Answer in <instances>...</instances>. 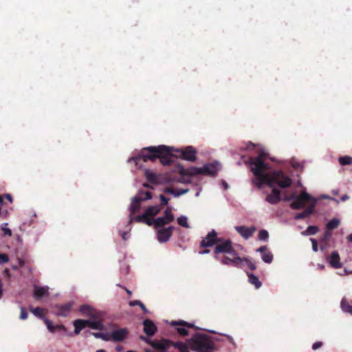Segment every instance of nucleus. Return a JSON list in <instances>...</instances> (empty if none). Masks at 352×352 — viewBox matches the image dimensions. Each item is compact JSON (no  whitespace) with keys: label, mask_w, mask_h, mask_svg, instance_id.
<instances>
[{"label":"nucleus","mask_w":352,"mask_h":352,"mask_svg":"<svg viewBox=\"0 0 352 352\" xmlns=\"http://www.w3.org/2000/svg\"><path fill=\"white\" fill-rule=\"evenodd\" d=\"M265 153L261 151L256 157L249 159L251 171L255 177L252 180L253 184L258 188H261L263 184H266L270 188H274L275 185L281 188L291 186L292 180L283 171L279 170L270 173H265L270 168L269 165L265 162Z\"/></svg>","instance_id":"obj_1"},{"label":"nucleus","mask_w":352,"mask_h":352,"mask_svg":"<svg viewBox=\"0 0 352 352\" xmlns=\"http://www.w3.org/2000/svg\"><path fill=\"white\" fill-rule=\"evenodd\" d=\"M173 155L171 153V149L169 146L159 145L157 146H151L143 148L139 155L131 158V160L138 164L140 160L155 162L157 159H159L161 164L166 166L173 162Z\"/></svg>","instance_id":"obj_2"},{"label":"nucleus","mask_w":352,"mask_h":352,"mask_svg":"<svg viewBox=\"0 0 352 352\" xmlns=\"http://www.w3.org/2000/svg\"><path fill=\"white\" fill-rule=\"evenodd\" d=\"M74 333L75 335H78L80 333L81 330H82L87 327L96 330L104 329V324H102L101 320L77 319L74 321Z\"/></svg>","instance_id":"obj_3"},{"label":"nucleus","mask_w":352,"mask_h":352,"mask_svg":"<svg viewBox=\"0 0 352 352\" xmlns=\"http://www.w3.org/2000/svg\"><path fill=\"white\" fill-rule=\"evenodd\" d=\"M214 253L215 254L214 258L217 260L219 259V257L217 256V254L220 253H228L232 256H235L237 254L236 250H234L232 247V243L230 239H227L225 241L222 239L221 242L217 243L214 249Z\"/></svg>","instance_id":"obj_4"},{"label":"nucleus","mask_w":352,"mask_h":352,"mask_svg":"<svg viewBox=\"0 0 352 352\" xmlns=\"http://www.w3.org/2000/svg\"><path fill=\"white\" fill-rule=\"evenodd\" d=\"M314 198L305 191H302L294 201L290 204L291 208L294 210H300L305 206L307 203L313 201Z\"/></svg>","instance_id":"obj_5"},{"label":"nucleus","mask_w":352,"mask_h":352,"mask_svg":"<svg viewBox=\"0 0 352 352\" xmlns=\"http://www.w3.org/2000/svg\"><path fill=\"white\" fill-rule=\"evenodd\" d=\"M170 325L175 327L176 331L181 336H188V329L195 327L193 324L186 322L182 320H172L170 322Z\"/></svg>","instance_id":"obj_6"},{"label":"nucleus","mask_w":352,"mask_h":352,"mask_svg":"<svg viewBox=\"0 0 352 352\" xmlns=\"http://www.w3.org/2000/svg\"><path fill=\"white\" fill-rule=\"evenodd\" d=\"M174 215L170 207H168L164 212V216L155 219V228H163L165 225L173 221Z\"/></svg>","instance_id":"obj_7"},{"label":"nucleus","mask_w":352,"mask_h":352,"mask_svg":"<svg viewBox=\"0 0 352 352\" xmlns=\"http://www.w3.org/2000/svg\"><path fill=\"white\" fill-rule=\"evenodd\" d=\"M221 241L222 239L217 237V233L216 232L215 230H212V231L209 232L206 236L201 240L200 243V247H212L214 245L217 244L219 242H221Z\"/></svg>","instance_id":"obj_8"},{"label":"nucleus","mask_w":352,"mask_h":352,"mask_svg":"<svg viewBox=\"0 0 352 352\" xmlns=\"http://www.w3.org/2000/svg\"><path fill=\"white\" fill-rule=\"evenodd\" d=\"M182 158L190 162H195L197 160V151L192 146H187L184 149L177 151Z\"/></svg>","instance_id":"obj_9"},{"label":"nucleus","mask_w":352,"mask_h":352,"mask_svg":"<svg viewBox=\"0 0 352 352\" xmlns=\"http://www.w3.org/2000/svg\"><path fill=\"white\" fill-rule=\"evenodd\" d=\"M157 232V238L160 243L167 242L173 234L174 227L169 226L166 228H160Z\"/></svg>","instance_id":"obj_10"},{"label":"nucleus","mask_w":352,"mask_h":352,"mask_svg":"<svg viewBox=\"0 0 352 352\" xmlns=\"http://www.w3.org/2000/svg\"><path fill=\"white\" fill-rule=\"evenodd\" d=\"M73 306V302H69L64 305H56L54 306V313L57 316L66 317L69 314Z\"/></svg>","instance_id":"obj_11"},{"label":"nucleus","mask_w":352,"mask_h":352,"mask_svg":"<svg viewBox=\"0 0 352 352\" xmlns=\"http://www.w3.org/2000/svg\"><path fill=\"white\" fill-rule=\"evenodd\" d=\"M233 258H230L228 256H223L221 259V263L226 265H232L237 267H241L243 262V259L237 254L234 256Z\"/></svg>","instance_id":"obj_12"},{"label":"nucleus","mask_w":352,"mask_h":352,"mask_svg":"<svg viewBox=\"0 0 352 352\" xmlns=\"http://www.w3.org/2000/svg\"><path fill=\"white\" fill-rule=\"evenodd\" d=\"M235 230L245 239L250 238L256 230V228L254 226L248 228L245 226H236Z\"/></svg>","instance_id":"obj_13"},{"label":"nucleus","mask_w":352,"mask_h":352,"mask_svg":"<svg viewBox=\"0 0 352 352\" xmlns=\"http://www.w3.org/2000/svg\"><path fill=\"white\" fill-rule=\"evenodd\" d=\"M128 333L126 328L119 329L111 332V338L115 342H121L126 338Z\"/></svg>","instance_id":"obj_14"},{"label":"nucleus","mask_w":352,"mask_h":352,"mask_svg":"<svg viewBox=\"0 0 352 352\" xmlns=\"http://www.w3.org/2000/svg\"><path fill=\"white\" fill-rule=\"evenodd\" d=\"M256 252L261 254L262 260L265 263H271L272 262L274 256L266 245L260 247Z\"/></svg>","instance_id":"obj_15"},{"label":"nucleus","mask_w":352,"mask_h":352,"mask_svg":"<svg viewBox=\"0 0 352 352\" xmlns=\"http://www.w3.org/2000/svg\"><path fill=\"white\" fill-rule=\"evenodd\" d=\"M281 200L280 191L277 188L272 189L270 194L267 195L265 197V201L271 204H277Z\"/></svg>","instance_id":"obj_16"},{"label":"nucleus","mask_w":352,"mask_h":352,"mask_svg":"<svg viewBox=\"0 0 352 352\" xmlns=\"http://www.w3.org/2000/svg\"><path fill=\"white\" fill-rule=\"evenodd\" d=\"M143 325H144V332L148 336H153L155 333V332L157 331V327H156V325L150 319H146L143 322Z\"/></svg>","instance_id":"obj_17"},{"label":"nucleus","mask_w":352,"mask_h":352,"mask_svg":"<svg viewBox=\"0 0 352 352\" xmlns=\"http://www.w3.org/2000/svg\"><path fill=\"white\" fill-rule=\"evenodd\" d=\"M329 262L330 265L334 269H339L342 266V264L340 262V255L337 251H333L331 253Z\"/></svg>","instance_id":"obj_18"},{"label":"nucleus","mask_w":352,"mask_h":352,"mask_svg":"<svg viewBox=\"0 0 352 352\" xmlns=\"http://www.w3.org/2000/svg\"><path fill=\"white\" fill-rule=\"evenodd\" d=\"M218 171L217 164H206L201 167V175L214 176Z\"/></svg>","instance_id":"obj_19"},{"label":"nucleus","mask_w":352,"mask_h":352,"mask_svg":"<svg viewBox=\"0 0 352 352\" xmlns=\"http://www.w3.org/2000/svg\"><path fill=\"white\" fill-rule=\"evenodd\" d=\"M79 311L84 316H87L93 318H96V310L91 306L87 305H82L80 307Z\"/></svg>","instance_id":"obj_20"},{"label":"nucleus","mask_w":352,"mask_h":352,"mask_svg":"<svg viewBox=\"0 0 352 352\" xmlns=\"http://www.w3.org/2000/svg\"><path fill=\"white\" fill-rule=\"evenodd\" d=\"M141 199H140V195H136L133 197L131 206H130V216H132L133 214L138 212L140 209V204Z\"/></svg>","instance_id":"obj_21"},{"label":"nucleus","mask_w":352,"mask_h":352,"mask_svg":"<svg viewBox=\"0 0 352 352\" xmlns=\"http://www.w3.org/2000/svg\"><path fill=\"white\" fill-rule=\"evenodd\" d=\"M34 294L36 299H41L45 296H49L48 289L47 287L35 286Z\"/></svg>","instance_id":"obj_22"},{"label":"nucleus","mask_w":352,"mask_h":352,"mask_svg":"<svg viewBox=\"0 0 352 352\" xmlns=\"http://www.w3.org/2000/svg\"><path fill=\"white\" fill-rule=\"evenodd\" d=\"M314 204L310 205L303 212L298 213L295 216V219L298 220V219H302L307 217L308 216H309L310 214L314 213Z\"/></svg>","instance_id":"obj_23"},{"label":"nucleus","mask_w":352,"mask_h":352,"mask_svg":"<svg viewBox=\"0 0 352 352\" xmlns=\"http://www.w3.org/2000/svg\"><path fill=\"white\" fill-rule=\"evenodd\" d=\"M162 210V207L159 206H149L145 210L146 216L154 217L159 214Z\"/></svg>","instance_id":"obj_24"},{"label":"nucleus","mask_w":352,"mask_h":352,"mask_svg":"<svg viewBox=\"0 0 352 352\" xmlns=\"http://www.w3.org/2000/svg\"><path fill=\"white\" fill-rule=\"evenodd\" d=\"M145 177L148 182L152 184H157L158 183V176L156 173L150 170L146 169L144 173Z\"/></svg>","instance_id":"obj_25"},{"label":"nucleus","mask_w":352,"mask_h":352,"mask_svg":"<svg viewBox=\"0 0 352 352\" xmlns=\"http://www.w3.org/2000/svg\"><path fill=\"white\" fill-rule=\"evenodd\" d=\"M248 274V280L249 282L255 286L256 289H258L261 287L262 285V283L259 280L257 276H256L254 274L252 273H249L248 272L247 273Z\"/></svg>","instance_id":"obj_26"},{"label":"nucleus","mask_w":352,"mask_h":352,"mask_svg":"<svg viewBox=\"0 0 352 352\" xmlns=\"http://www.w3.org/2000/svg\"><path fill=\"white\" fill-rule=\"evenodd\" d=\"M331 236V231L327 230L323 234V236L321 239L322 245L320 246V250H324L326 248V245L327 244L328 241H329V239Z\"/></svg>","instance_id":"obj_27"},{"label":"nucleus","mask_w":352,"mask_h":352,"mask_svg":"<svg viewBox=\"0 0 352 352\" xmlns=\"http://www.w3.org/2000/svg\"><path fill=\"white\" fill-rule=\"evenodd\" d=\"M341 308L343 311L352 315V306L349 305L346 298H343L341 301Z\"/></svg>","instance_id":"obj_28"},{"label":"nucleus","mask_w":352,"mask_h":352,"mask_svg":"<svg viewBox=\"0 0 352 352\" xmlns=\"http://www.w3.org/2000/svg\"><path fill=\"white\" fill-rule=\"evenodd\" d=\"M340 225V220L336 219V218H334L333 219H331V221H329L327 225H326V227H327V230L331 231V230H333L336 228H337Z\"/></svg>","instance_id":"obj_29"},{"label":"nucleus","mask_w":352,"mask_h":352,"mask_svg":"<svg viewBox=\"0 0 352 352\" xmlns=\"http://www.w3.org/2000/svg\"><path fill=\"white\" fill-rule=\"evenodd\" d=\"M31 312L36 316L41 318L45 319V317L43 316V309L41 307H36L34 308L32 307H30Z\"/></svg>","instance_id":"obj_30"},{"label":"nucleus","mask_w":352,"mask_h":352,"mask_svg":"<svg viewBox=\"0 0 352 352\" xmlns=\"http://www.w3.org/2000/svg\"><path fill=\"white\" fill-rule=\"evenodd\" d=\"M318 228L316 226H309L305 231L302 232L304 235H313L318 232Z\"/></svg>","instance_id":"obj_31"},{"label":"nucleus","mask_w":352,"mask_h":352,"mask_svg":"<svg viewBox=\"0 0 352 352\" xmlns=\"http://www.w3.org/2000/svg\"><path fill=\"white\" fill-rule=\"evenodd\" d=\"M138 195H140V199H141V201L151 199L152 198V195L151 192L148 191H143L140 190Z\"/></svg>","instance_id":"obj_32"},{"label":"nucleus","mask_w":352,"mask_h":352,"mask_svg":"<svg viewBox=\"0 0 352 352\" xmlns=\"http://www.w3.org/2000/svg\"><path fill=\"white\" fill-rule=\"evenodd\" d=\"M340 164L342 166L349 165L352 164V157L350 156L340 157L338 160Z\"/></svg>","instance_id":"obj_33"},{"label":"nucleus","mask_w":352,"mask_h":352,"mask_svg":"<svg viewBox=\"0 0 352 352\" xmlns=\"http://www.w3.org/2000/svg\"><path fill=\"white\" fill-rule=\"evenodd\" d=\"M189 176L201 175V168L191 166L188 168Z\"/></svg>","instance_id":"obj_34"},{"label":"nucleus","mask_w":352,"mask_h":352,"mask_svg":"<svg viewBox=\"0 0 352 352\" xmlns=\"http://www.w3.org/2000/svg\"><path fill=\"white\" fill-rule=\"evenodd\" d=\"M177 223L179 226L184 227V228H189V225L188 223V220H187V217H185V216H181L177 218Z\"/></svg>","instance_id":"obj_35"},{"label":"nucleus","mask_w":352,"mask_h":352,"mask_svg":"<svg viewBox=\"0 0 352 352\" xmlns=\"http://www.w3.org/2000/svg\"><path fill=\"white\" fill-rule=\"evenodd\" d=\"M145 217H146L145 213H144L142 215L136 216L135 217H132V216H130L129 223H131L132 221H135L138 223H143Z\"/></svg>","instance_id":"obj_36"},{"label":"nucleus","mask_w":352,"mask_h":352,"mask_svg":"<svg viewBox=\"0 0 352 352\" xmlns=\"http://www.w3.org/2000/svg\"><path fill=\"white\" fill-rule=\"evenodd\" d=\"M258 238L261 241H266L269 238V234L267 230H261L259 231Z\"/></svg>","instance_id":"obj_37"},{"label":"nucleus","mask_w":352,"mask_h":352,"mask_svg":"<svg viewBox=\"0 0 352 352\" xmlns=\"http://www.w3.org/2000/svg\"><path fill=\"white\" fill-rule=\"evenodd\" d=\"M91 334L96 338H100L103 340L107 341L110 339V337L105 333L97 332V333H91Z\"/></svg>","instance_id":"obj_38"},{"label":"nucleus","mask_w":352,"mask_h":352,"mask_svg":"<svg viewBox=\"0 0 352 352\" xmlns=\"http://www.w3.org/2000/svg\"><path fill=\"white\" fill-rule=\"evenodd\" d=\"M44 322L47 327V329L50 332L54 333L55 332V326L53 324L52 322L47 318L44 319Z\"/></svg>","instance_id":"obj_39"},{"label":"nucleus","mask_w":352,"mask_h":352,"mask_svg":"<svg viewBox=\"0 0 352 352\" xmlns=\"http://www.w3.org/2000/svg\"><path fill=\"white\" fill-rule=\"evenodd\" d=\"M243 259V261H245L246 263V264L248 265V267L251 270H255L256 268V265L251 261V259L248 258H242Z\"/></svg>","instance_id":"obj_40"},{"label":"nucleus","mask_w":352,"mask_h":352,"mask_svg":"<svg viewBox=\"0 0 352 352\" xmlns=\"http://www.w3.org/2000/svg\"><path fill=\"white\" fill-rule=\"evenodd\" d=\"M149 217L150 216H146L145 219H144V222L143 223H146L148 226L153 225L154 227L155 228V219H151V218H149Z\"/></svg>","instance_id":"obj_41"},{"label":"nucleus","mask_w":352,"mask_h":352,"mask_svg":"<svg viewBox=\"0 0 352 352\" xmlns=\"http://www.w3.org/2000/svg\"><path fill=\"white\" fill-rule=\"evenodd\" d=\"M160 199L161 200V204L159 205V206H161L162 208L164 206H166L168 204L169 199L166 198L163 195H160Z\"/></svg>","instance_id":"obj_42"},{"label":"nucleus","mask_w":352,"mask_h":352,"mask_svg":"<svg viewBox=\"0 0 352 352\" xmlns=\"http://www.w3.org/2000/svg\"><path fill=\"white\" fill-rule=\"evenodd\" d=\"M28 313L25 307H21V314H20V318L21 320H25L28 318Z\"/></svg>","instance_id":"obj_43"},{"label":"nucleus","mask_w":352,"mask_h":352,"mask_svg":"<svg viewBox=\"0 0 352 352\" xmlns=\"http://www.w3.org/2000/svg\"><path fill=\"white\" fill-rule=\"evenodd\" d=\"M9 257L6 254H0V264L8 263Z\"/></svg>","instance_id":"obj_44"},{"label":"nucleus","mask_w":352,"mask_h":352,"mask_svg":"<svg viewBox=\"0 0 352 352\" xmlns=\"http://www.w3.org/2000/svg\"><path fill=\"white\" fill-rule=\"evenodd\" d=\"M188 191V189H179L177 190H175V197H179L180 195H184L187 193Z\"/></svg>","instance_id":"obj_45"},{"label":"nucleus","mask_w":352,"mask_h":352,"mask_svg":"<svg viewBox=\"0 0 352 352\" xmlns=\"http://www.w3.org/2000/svg\"><path fill=\"white\" fill-rule=\"evenodd\" d=\"M322 345H323L322 342H321V341L316 342L312 345V349L317 350V349H320V347H322Z\"/></svg>","instance_id":"obj_46"},{"label":"nucleus","mask_w":352,"mask_h":352,"mask_svg":"<svg viewBox=\"0 0 352 352\" xmlns=\"http://www.w3.org/2000/svg\"><path fill=\"white\" fill-rule=\"evenodd\" d=\"M310 240H311V243H312V249H313V250L314 252H318V242H317V241L315 239H312V238H311Z\"/></svg>","instance_id":"obj_47"},{"label":"nucleus","mask_w":352,"mask_h":352,"mask_svg":"<svg viewBox=\"0 0 352 352\" xmlns=\"http://www.w3.org/2000/svg\"><path fill=\"white\" fill-rule=\"evenodd\" d=\"M164 192L165 193H168V194H171L175 196V190H174L173 188H170V187H166L164 189Z\"/></svg>","instance_id":"obj_48"},{"label":"nucleus","mask_w":352,"mask_h":352,"mask_svg":"<svg viewBox=\"0 0 352 352\" xmlns=\"http://www.w3.org/2000/svg\"><path fill=\"white\" fill-rule=\"evenodd\" d=\"M2 230L4 232V235H8L9 236H11L12 234V230L10 228H7L6 227H2Z\"/></svg>","instance_id":"obj_49"},{"label":"nucleus","mask_w":352,"mask_h":352,"mask_svg":"<svg viewBox=\"0 0 352 352\" xmlns=\"http://www.w3.org/2000/svg\"><path fill=\"white\" fill-rule=\"evenodd\" d=\"M179 173L183 176H189L188 168H184L182 167L179 170Z\"/></svg>","instance_id":"obj_50"},{"label":"nucleus","mask_w":352,"mask_h":352,"mask_svg":"<svg viewBox=\"0 0 352 352\" xmlns=\"http://www.w3.org/2000/svg\"><path fill=\"white\" fill-rule=\"evenodd\" d=\"M142 302L139 300H133V301H130L129 302V305L131 306V307H133V306H135V305H138V306H140V305L142 304Z\"/></svg>","instance_id":"obj_51"},{"label":"nucleus","mask_w":352,"mask_h":352,"mask_svg":"<svg viewBox=\"0 0 352 352\" xmlns=\"http://www.w3.org/2000/svg\"><path fill=\"white\" fill-rule=\"evenodd\" d=\"M56 329L66 331V327L64 325H63V324H57V325H55V331Z\"/></svg>","instance_id":"obj_52"},{"label":"nucleus","mask_w":352,"mask_h":352,"mask_svg":"<svg viewBox=\"0 0 352 352\" xmlns=\"http://www.w3.org/2000/svg\"><path fill=\"white\" fill-rule=\"evenodd\" d=\"M3 197L8 199L10 202H12V197L10 194L4 195Z\"/></svg>","instance_id":"obj_53"},{"label":"nucleus","mask_w":352,"mask_h":352,"mask_svg":"<svg viewBox=\"0 0 352 352\" xmlns=\"http://www.w3.org/2000/svg\"><path fill=\"white\" fill-rule=\"evenodd\" d=\"M298 196H297L296 192H293L289 195V197L291 200H296V198H298Z\"/></svg>","instance_id":"obj_54"},{"label":"nucleus","mask_w":352,"mask_h":352,"mask_svg":"<svg viewBox=\"0 0 352 352\" xmlns=\"http://www.w3.org/2000/svg\"><path fill=\"white\" fill-rule=\"evenodd\" d=\"M140 307L144 313L148 312V309L143 303H142Z\"/></svg>","instance_id":"obj_55"},{"label":"nucleus","mask_w":352,"mask_h":352,"mask_svg":"<svg viewBox=\"0 0 352 352\" xmlns=\"http://www.w3.org/2000/svg\"><path fill=\"white\" fill-rule=\"evenodd\" d=\"M3 295V284L1 280H0V299L1 298Z\"/></svg>","instance_id":"obj_56"},{"label":"nucleus","mask_w":352,"mask_h":352,"mask_svg":"<svg viewBox=\"0 0 352 352\" xmlns=\"http://www.w3.org/2000/svg\"><path fill=\"white\" fill-rule=\"evenodd\" d=\"M124 349L123 346H120V345H118L116 347V350L118 351V352H121Z\"/></svg>","instance_id":"obj_57"},{"label":"nucleus","mask_w":352,"mask_h":352,"mask_svg":"<svg viewBox=\"0 0 352 352\" xmlns=\"http://www.w3.org/2000/svg\"><path fill=\"white\" fill-rule=\"evenodd\" d=\"M349 197L347 195H342V197H341V200H342V201H346L347 199H349Z\"/></svg>","instance_id":"obj_58"},{"label":"nucleus","mask_w":352,"mask_h":352,"mask_svg":"<svg viewBox=\"0 0 352 352\" xmlns=\"http://www.w3.org/2000/svg\"><path fill=\"white\" fill-rule=\"evenodd\" d=\"M209 252H210V250H208V249H205V250H202V251H200V252H199V254H208Z\"/></svg>","instance_id":"obj_59"},{"label":"nucleus","mask_w":352,"mask_h":352,"mask_svg":"<svg viewBox=\"0 0 352 352\" xmlns=\"http://www.w3.org/2000/svg\"><path fill=\"white\" fill-rule=\"evenodd\" d=\"M127 235H128V234H127L126 232H123V233H122V239H123L124 240H126V239H127V238H128V236H127Z\"/></svg>","instance_id":"obj_60"},{"label":"nucleus","mask_w":352,"mask_h":352,"mask_svg":"<svg viewBox=\"0 0 352 352\" xmlns=\"http://www.w3.org/2000/svg\"><path fill=\"white\" fill-rule=\"evenodd\" d=\"M283 201H291V199H290L289 196H285V197L283 198Z\"/></svg>","instance_id":"obj_61"},{"label":"nucleus","mask_w":352,"mask_h":352,"mask_svg":"<svg viewBox=\"0 0 352 352\" xmlns=\"http://www.w3.org/2000/svg\"><path fill=\"white\" fill-rule=\"evenodd\" d=\"M347 239L349 241L352 242V233L347 236Z\"/></svg>","instance_id":"obj_62"},{"label":"nucleus","mask_w":352,"mask_h":352,"mask_svg":"<svg viewBox=\"0 0 352 352\" xmlns=\"http://www.w3.org/2000/svg\"><path fill=\"white\" fill-rule=\"evenodd\" d=\"M3 197L1 195H0V207L1 208V206L3 204Z\"/></svg>","instance_id":"obj_63"},{"label":"nucleus","mask_w":352,"mask_h":352,"mask_svg":"<svg viewBox=\"0 0 352 352\" xmlns=\"http://www.w3.org/2000/svg\"><path fill=\"white\" fill-rule=\"evenodd\" d=\"M96 352H106V351L104 349H99V350H97Z\"/></svg>","instance_id":"obj_64"}]
</instances>
